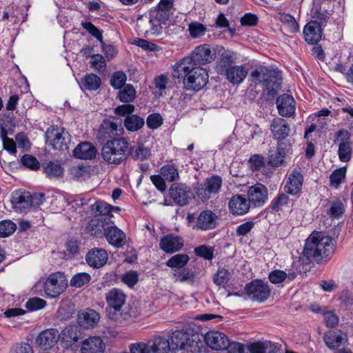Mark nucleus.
Here are the masks:
<instances>
[{"instance_id": "obj_1", "label": "nucleus", "mask_w": 353, "mask_h": 353, "mask_svg": "<svg viewBox=\"0 0 353 353\" xmlns=\"http://www.w3.org/2000/svg\"><path fill=\"white\" fill-rule=\"evenodd\" d=\"M126 299V294L119 288H112L105 294L108 308L110 310L108 313L110 319L129 320L139 315L140 312L137 307L130 304L125 305Z\"/></svg>"}, {"instance_id": "obj_2", "label": "nucleus", "mask_w": 353, "mask_h": 353, "mask_svg": "<svg viewBox=\"0 0 353 353\" xmlns=\"http://www.w3.org/2000/svg\"><path fill=\"white\" fill-rule=\"evenodd\" d=\"M333 239L321 232H312L306 239L303 254L308 260L317 263L329 257L333 252Z\"/></svg>"}, {"instance_id": "obj_3", "label": "nucleus", "mask_w": 353, "mask_h": 353, "mask_svg": "<svg viewBox=\"0 0 353 353\" xmlns=\"http://www.w3.org/2000/svg\"><path fill=\"white\" fill-rule=\"evenodd\" d=\"M183 62L177 61L172 70V76L177 79H183L184 87L186 90L199 91L203 88L208 82L209 75L206 70L200 67L190 65L188 70L180 67Z\"/></svg>"}, {"instance_id": "obj_4", "label": "nucleus", "mask_w": 353, "mask_h": 353, "mask_svg": "<svg viewBox=\"0 0 353 353\" xmlns=\"http://www.w3.org/2000/svg\"><path fill=\"white\" fill-rule=\"evenodd\" d=\"M252 81L261 84L268 95L274 97L281 89L282 79L281 72L276 69L261 66L251 73Z\"/></svg>"}, {"instance_id": "obj_5", "label": "nucleus", "mask_w": 353, "mask_h": 353, "mask_svg": "<svg viewBox=\"0 0 353 353\" xmlns=\"http://www.w3.org/2000/svg\"><path fill=\"white\" fill-rule=\"evenodd\" d=\"M129 143L123 137L107 141L101 150L103 159L108 164L119 165L128 157Z\"/></svg>"}, {"instance_id": "obj_6", "label": "nucleus", "mask_w": 353, "mask_h": 353, "mask_svg": "<svg viewBox=\"0 0 353 353\" xmlns=\"http://www.w3.org/2000/svg\"><path fill=\"white\" fill-rule=\"evenodd\" d=\"M216 50L208 44H203L195 48L190 56L179 60L183 62L182 69L188 70L190 65L199 66L213 61L216 58ZM181 68V66L180 67Z\"/></svg>"}, {"instance_id": "obj_7", "label": "nucleus", "mask_w": 353, "mask_h": 353, "mask_svg": "<svg viewBox=\"0 0 353 353\" xmlns=\"http://www.w3.org/2000/svg\"><path fill=\"white\" fill-rule=\"evenodd\" d=\"M166 339L169 341L170 349L186 350L192 352L199 348V336L192 335L190 336L186 331L183 330H175L172 333L170 339Z\"/></svg>"}, {"instance_id": "obj_8", "label": "nucleus", "mask_w": 353, "mask_h": 353, "mask_svg": "<svg viewBox=\"0 0 353 353\" xmlns=\"http://www.w3.org/2000/svg\"><path fill=\"white\" fill-rule=\"evenodd\" d=\"M46 143L54 150L63 151L69 148L71 141L69 132L63 127L53 125L46 132Z\"/></svg>"}, {"instance_id": "obj_9", "label": "nucleus", "mask_w": 353, "mask_h": 353, "mask_svg": "<svg viewBox=\"0 0 353 353\" xmlns=\"http://www.w3.org/2000/svg\"><path fill=\"white\" fill-rule=\"evenodd\" d=\"M67 281L63 274H51L43 283V290L47 297L56 298L62 294L67 287Z\"/></svg>"}, {"instance_id": "obj_10", "label": "nucleus", "mask_w": 353, "mask_h": 353, "mask_svg": "<svg viewBox=\"0 0 353 353\" xmlns=\"http://www.w3.org/2000/svg\"><path fill=\"white\" fill-rule=\"evenodd\" d=\"M245 290L251 300L261 303L268 299L271 292L267 283L257 279L247 284Z\"/></svg>"}, {"instance_id": "obj_11", "label": "nucleus", "mask_w": 353, "mask_h": 353, "mask_svg": "<svg viewBox=\"0 0 353 353\" xmlns=\"http://www.w3.org/2000/svg\"><path fill=\"white\" fill-rule=\"evenodd\" d=\"M222 185L221 178L219 176H213L207 179L204 183L198 185L196 193L202 201L208 199L212 194L217 193Z\"/></svg>"}, {"instance_id": "obj_12", "label": "nucleus", "mask_w": 353, "mask_h": 353, "mask_svg": "<svg viewBox=\"0 0 353 353\" xmlns=\"http://www.w3.org/2000/svg\"><path fill=\"white\" fill-rule=\"evenodd\" d=\"M112 220L109 216H94L86 226V230L92 236L102 237Z\"/></svg>"}, {"instance_id": "obj_13", "label": "nucleus", "mask_w": 353, "mask_h": 353, "mask_svg": "<svg viewBox=\"0 0 353 353\" xmlns=\"http://www.w3.org/2000/svg\"><path fill=\"white\" fill-rule=\"evenodd\" d=\"M170 194L174 201L179 205H187L192 199L190 189L183 183H174L170 189Z\"/></svg>"}, {"instance_id": "obj_14", "label": "nucleus", "mask_w": 353, "mask_h": 353, "mask_svg": "<svg viewBox=\"0 0 353 353\" xmlns=\"http://www.w3.org/2000/svg\"><path fill=\"white\" fill-rule=\"evenodd\" d=\"M303 183V174L299 171L294 170L288 175L284 190L290 195L299 196L301 192Z\"/></svg>"}, {"instance_id": "obj_15", "label": "nucleus", "mask_w": 353, "mask_h": 353, "mask_svg": "<svg viewBox=\"0 0 353 353\" xmlns=\"http://www.w3.org/2000/svg\"><path fill=\"white\" fill-rule=\"evenodd\" d=\"M207 345L214 350H224L228 346V337L219 331H210L204 336Z\"/></svg>"}, {"instance_id": "obj_16", "label": "nucleus", "mask_w": 353, "mask_h": 353, "mask_svg": "<svg viewBox=\"0 0 353 353\" xmlns=\"http://www.w3.org/2000/svg\"><path fill=\"white\" fill-rule=\"evenodd\" d=\"M248 201L254 207L263 205L268 200V189L261 183H256L249 188Z\"/></svg>"}, {"instance_id": "obj_17", "label": "nucleus", "mask_w": 353, "mask_h": 353, "mask_svg": "<svg viewBox=\"0 0 353 353\" xmlns=\"http://www.w3.org/2000/svg\"><path fill=\"white\" fill-rule=\"evenodd\" d=\"M270 130L272 137L278 141V143H283L290 134L291 129L286 120L282 118H275L272 121Z\"/></svg>"}, {"instance_id": "obj_18", "label": "nucleus", "mask_w": 353, "mask_h": 353, "mask_svg": "<svg viewBox=\"0 0 353 353\" xmlns=\"http://www.w3.org/2000/svg\"><path fill=\"white\" fill-rule=\"evenodd\" d=\"M108 259V254L103 248H92L85 255V261L93 268H100L105 265Z\"/></svg>"}, {"instance_id": "obj_19", "label": "nucleus", "mask_w": 353, "mask_h": 353, "mask_svg": "<svg viewBox=\"0 0 353 353\" xmlns=\"http://www.w3.org/2000/svg\"><path fill=\"white\" fill-rule=\"evenodd\" d=\"M119 126L121 125L109 119L103 121L97 132V137L98 140L101 142H107V141L116 138L115 137L118 135Z\"/></svg>"}, {"instance_id": "obj_20", "label": "nucleus", "mask_w": 353, "mask_h": 353, "mask_svg": "<svg viewBox=\"0 0 353 353\" xmlns=\"http://www.w3.org/2000/svg\"><path fill=\"white\" fill-rule=\"evenodd\" d=\"M104 236L110 245L116 248H121L126 243L125 234L115 226L112 221L107 228Z\"/></svg>"}, {"instance_id": "obj_21", "label": "nucleus", "mask_w": 353, "mask_h": 353, "mask_svg": "<svg viewBox=\"0 0 353 353\" xmlns=\"http://www.w3.org/2000/svg\"><path fill=\"white\" fill-rule=\"evenodd\" d=\"M59 339L57 329L50 328L42 331L37 338V343L43 350H49L56 345Z\"/></svg>"}, {"instance_id": "obj_22", "label": "nucleus", "mask_w": 353, "mask_h": 353, "mask_svg": "<svg viewBox=\"0 0 353 353\" xmlns=\"http://www.w3.org/2000/svg\"><path fill=\"white\" fill-rule=\"evenodd\" d=\"M276 103L281 116L290 117L294 114L296 103L292 96L283 94L277 98Z\"/></svg>"}, {"instance_id": "obj_23", "label": "nucleus", "mask_w": 353, "mask_h": 353, "mask_svg": "<svg viewBox=\"0 0 353 353\" xmlns=\"http://www.w3.org/2000/svg\"><path fill=\"white\" fill-rule=\"evenodd\" d=\"M236 54L234 52L225 50L220 55L216 65L217 73L223 76L234 65Z\"/></svg>"}, {"instance_id": "obj_24", "label": "nucleus", "mask_w": 353, "mask_h": 353, "mask_svg": "<svg viewBox=\"0 0 353 353\" xmlns=\"http://www.w3.org/2000/svg\"><path fill=\"white\" fill-rule=\"evenodd\" d=\"M105 344L99 336H91L83 341L81 353H104Z\"/></svg>"}, {"instance_id": "obj_25", "label": "nucleus", "mask_w": 353, "mask_h": 353, "mask_svg": "<svg viewBox=\"0 0 353 353\" xmlns=\"http://www.w3.org/2000/svg\"><path fill=\"white\" fill-rule=\"evenodd\" d=\"M248 200L240 194L233 196L229 201V208L231 213L236 215L246 214L250 208Z\"/></svg>"}, {"instance_id": "obj_26", "label": "nucleus", "mask_w": 353, "mask_h": 353, "mask_svg": "<svg viewBox=\"0 0 353 353\" xmlns=\"http://www.w3.org/2000/svg\"><path fill=\"white\" fill-rule=\"evenodd\" d=\"M305 40L310 44L319 42L322 37L321 26L316 21H312L306 24L303 30Z\"/></svg>"}, {"instance_id": "obj_27", "label": "nucleus", "mask_w": 353, "mask_h": 353, "mask_svg": "<svg viewBox=\"0 0 353 353\" xmlns=\"http://www.w3.org/2000/svg\"><path fill=\"white\" fill-rule=\"evenodd\" d=\"M217 215L211 210H204L197 218L196 227L202 230L214 229L217 225Z\"/></svg>"}, {"instance_id": "obj_28", "label": "nucleus", "mask_w": 353, "mask_h": 353, "mask_svg": "<svg viewBox=\"0 0 353 353\" xmlns=\"http://www.w3.org/2000/svg\"><path fill=\"white\" fill-rule=\"evenodd\" d=\"M183 245V241L179 236L172 234L166 235L161 238L159 246L167 253H173L179 251Z\"/></svg>"}, {"instance_id": "obj_29", "label": "nucleus", "mask_w": 353, "mask_h": 353, "mask_svg": "<svg viewBox=\"0 0 353 353\" xmlns=\"http://www.w3.org/2000/svg\"><path fill=\"white\" fill-rule=\"evenodd\" d=\"M96 148L90 142L79 143L74 150V156L82 159H92L96 157Z\"/></svg>"}, {"instance_id": "obj_30", "label": "nucleus", "mask_w": 353, "mask_h": 353, "mask_svg": "<svg viewBox=\"0 0 353 353\" xmlns=\"http://www.w3.org/2000/svg\"><path fill=\"white\" fill-rule=\"evenodd\" d=\"M248 74V71L243 65H234L223 76L233 84L241 83Z\"/></svg>"}, {"instance_id": "obj_31", "label": "nucleus", "mask_w": 353, "mask_h": 353, "mask_svg": "<svg viewBox=\"0 0 353 353\" xmlns=\"http://www.w3.org/2000/svg\"><path fill=\"white\" fill-rule=\"evenodd\" d=\"M284 143H278L277 148L274 150H270L268 154V163L272 167H278L283 163L287 154Z\"/></svg>"}, {"instance_id": "obj_32", "label": "nucleus", "mask_w": 353, "mask_h": 353, "mask_svg": "<svg viewBox=\"0 0 353 353\" xmlns=\"http://www.w3.org/2000/svg\"><path fill=\"white\" fill-rule=\"evenodd\" d=\"M43 172L46 176L50 179H55L63 177L64 174V168L58 162L48 161L42 165Z\"/></svg>"}, {"instance_id": "obj_33", "label": "nucleus", "mask_w": 353, "mask_h": 353, "mask_svg": "<svg viewBox=\"0 0 353 353\" xmlns=\"http://www.w3.org/2000/svg\"><path fill=\"white\" fill-rule=\"evenodd\" d=\"M99 320V314L91 309H87L79 316L80 323L87 328L95 327Z\"/></svg>"}, {"instance_id": "obj_34", "label": "nucleus", "mask_w": 353, "mask_h": 353, "mask_svg": "<svg viewBox=\"0 0 353 353\" xmlns=\"http://www.w3.org/2000/svg\"><path fill=\"white\" fill-rule=\"evenodd\" d=\"M12 203L16 208H19L21 211H26L31 208L30 202V192H15L12 195Z\"/></svg>"}, {"instance_id": "obj_35", "label": "nucleus", "mask_w": 353, "mask_h": 353, "mask_svg": "<svg viewBox=\"0 0 353 353\" xmlns=\"http://www.w3.org/2000/svg\"><path fill=\"white\" fill-rule=\"evenodd\" d=\"M144 123V119L137 114H130L124 120V126L128 131L131 132L140 130L143 128Z\"/></svg>"}, {"instance_id": "obj_36", "label": "nucleus", "mask_w": 353, "mask_h": 353, "mask_svg": "<svg viewBox=\"0 0 353 353\" xmlns=\"http://www.w3.org/2000/svg\"><path fill=\"white\" fill-rule=\"evenodd\" d=\"M113 206L101 201L95 202L91 205V210L95 213L94 216H109L112 220L111 214Z\"/></svg>"}, {"instance_id": "obj_37", "label": "nucleus", "mask_w": 353, "mask_h": 353, "mask_svg": "<svg viewBox=\"0 0 353 353\" xmlns=\"http://www.w3.org/2000/svg\"><path fill=\"white\" fill-rule=\"evenodd\" d=\"M69 175L75 181H83L90 176V172L88 167L83 165H77L70 168Z\"/></svg>"}, {"instance_id": "obj_38", "label": "nucleus", "mask_w": 353, "mask_h": 353, "mask_svg": "<svg viewBox=\"0 0 353 353\" xmlns=\"http://www.w3.org/2000/svg\"><path fill=\"white\" fill-rule=\"evenodd\" d=\"M101 83V79L93 73L85 76L81 80L82 87L88 90H97Z\"/></svg>"}, {"instance_id": "obj_39", "label": "nucleus", "mask_w": 353, "mask_h": 353, "mask_svg": "<svg viewBox=\"0 0 353 353\" xmlns=\"http://www.w3.org/2000/svg\"><path fill=\"white\" fill-rule=\"evenodd\" d=\"M343 340L342 336L334 331H330L324 336L325 345L331 350L338 348L341 345Z\"/></svg>"}, {"instance_id": "obj_40", "label": "nucleus", "mask_w": 353, "mask_h": 353, "mask_svg": "<svg viewBox=\"0 0 353 353\" xmlns=\"http://www.w3.org/2000/svg\"><path fill=\"white\" fill-rule=\"evenodd\" d=\"M132 157L136 160H144L150 155V149L144 147L143 144H137L130 148Z\"/></svg>"}, {"instance_id": "obj_41", "label": "nucleus", "mask_w": 353, "mask_h": 353, "mask_svg": "<svg viewBox=\"0 0 353 353\" xmlns=\"http://www.w3.org/2000/svg\"><path fill=\"white\" fill-rule=\"evenodd\" d=\"M189 256L185 254H178L172 256L166 265L171 268H183L189 261Z\"/></svg>"}, {"instance_id": "obj_42", "label": "nucleus", "mask_w": 353, "mask_h": 353, "mask_svg": "<svg viewBox=\"0 0 353 353\" xmlns=\"http://www.w3.org/2000/svg\"><path fill=\"white\" fill-rule=\"evenodd\" d=\"M352 150L349 141H342L339 146V158L342 162H348L352 157Z\"/></svg>"}, {"instance_id": "obj_43", "label": "nucleus", "mask_w": 353, "mask_h": 353, "mask_svg": "<svg viewBox=\"0 0 353 353\" xmlns=\"http://www.w3.org/2000/svg\"><path fill=\"white\" fill-rule=\"evenodd\" d=\"M346 171L345 167L336 169L330 176V185L337 188L345 179Z\"/></svg>"}, {"instance_id": "obj_44", "label": "nucleus", "mask_w": 353, "mask_h": 353, "mask_svg": "<svg viewBox=\"0 0 353 353\" xmlns=\"http://www.w3.org/2000/svg\"><path fill=\"white\" fill-rule=\"evenodd\" d=\"M136 97V91L132 85H125L123 90L118 93V98L121 102H132Z\"/></svg>"}, {"instance_id": "obj_45", "label": "nucleus", "mask_w": 353, "mask_h": 353, "mask_svg": "<svg viewBox=\"0 0 353 353\" xmlns=\"http://www.w3.org/2000/svg\"><path fill=\"white\" fill-rule=\"evenodd\" d=\"M170 14L169 10L159 8L157 6L151 10L150 12V17L154 19L160 23H165L170 19Z\"/></svg>"}, {"instance_id": "obj_46", "label": "nucleus", "mask_w": 353, "mask_h": 353, "mask_svg": "<svg viewBox=\"0 0 353 353\" xmlns=\"http://www.w3.org/2000/svg\"><path fill=\"white\" fill-rule=\"evenodd\" d=\"M176 280L179 282H188L192 283L194 281L195 274L194 272L188 268H183L182 270L176 271L174 273Z\"/></svg>"}, {"instance_id": "obj_47", "label": "nucleus", "mask_w": 353, "mask_h": 353, "mask_svg": "<svg viewBox=\"0 0 353 353\" xmlns=\"http://www.w3.org/2000/svg\"><path fill=\"white\" fill-rule=\"evenodd\" d=\"M91 276L85 272L77 273L72 276L70 285L75 288H81L90 281Z\"/></svg>"}, {"instance_id": "obj_48", "label": "nucleus", "mask_w": 353, "mask_h": 353, "mask_svg": "<svg viewBox=\"0 0 353 353\" xmlns=\"http://www.w3.org/2000/svg\"><path fill=\"white\" fill-rule=\"evenodd\" d=\"M281 21L287 26L289 32L295 33L299 31V24L295 19L288 14H283L280 17Z\"/></svg>"}, {"instance_id": "obj_49", "label": "nucleus", "mask_w": 353, "mask_h": 353, "mask_svg": "<svg viewBox=\"0 0 353 353\" xmlns=\"http://www.w3.org/2000/svg\"><path fill=\"white\" fill-rule=\"evenodd\" d=\"M16 224L10 220H3L0 222V237H7L12 235L16 230Z\"/></svg>"}, {"instance_id": "obj_50", "label": "nucleus", "mask_w": 353, "mask_h": 353, "mask_svg": "<svg viewBox=\"0 0 353 353\" xmlns=\"http://www.w3.org/2000/svg\"><path fill=\"white\" fill-rule=\"evenodd\" d=\"M345 212V205L340 200L334 201L330 209L327 211V214L332 218H339Z\"/></svg>"}, {"instance_id": "obj_51", "label": "nucleus", "mask_w": 353, "mask_h": 353, "mask_svg": "<svg viewBox=\"0 0 353 353\" xmlns=\"http://www.w3.org/2000/svg\"><path fill=\"white\" fill-rule=\"evenodd\" d=\"M230 279V274L225 269H219L214 275L213 281L218 286H223Z\"/></svg>"}, {"instance_id": "obj_52", "label": "nucleus", "mask_w": 353, "mask_h": 353, "mask_svg": "<svg viewBox=\"0 0 353 353\" xmlns=\"http://www.w3.org/2000/svg\"><path fill=\"white\" fill-rule=\"evenodd\" d=\"M126 74L121 71L114 72L110 79V84L115 89L121 88L125 83Z\"/></svg>"}, {"instance_id": "obj_53", "label": "nucleus", "mask_w": 353, "mask_h": 353, "mask_svg": "<svg viewBox=\"0 0 353 353\" xmlns=\"http://www.w3.org/2000/svg\"><path fill=\"white\" fill-rule=\"evenodd\" d=\"M289 196L284 194H279L272 202L270 208L272 210L278 212L283 206L288 203Z\"/></svg>"}, {"instance_id": "obj_54", "label": "nucleus", "mask_w": 353, "mask_h": 353, "mask_svg": "<svg viewBox=\"0 0 353 353\" xmlns=\"http://www.w3.org/2000/svg\"><path fill=\"white\" fill-rule=\"evenodd\" d=\"M46 301L39 297L30 299L26 303V307L30 311H35L45 307Z\"/></svg>"}, {"instance_id": "obj_55", "label": "nucleus", "mask_w": 353, "mask_h": 353, "mask_svg": "<svg viewBox=\"0 0 353 353\" xmlns=\"http://www.w3.org/2000/svg\"><path fill=\"white\" fill-rule=\"evenodd\" d=\"M190 35L192 38H198L205 34L206 28L199 23H191L189 25Z\"/></svg>"}, {"instance_id": "obj_56", "label": "nucleus", "mask_w": 353, "mask_h": 353, "mask_svg": "<svg viewBox=\"0 0 353 353\" xmlns=\"http://www.w3.org/2000/svg\"><path fill=\"white\" fill-rule=\"evenodd\" d=\"M81 26L101 43H103L101 32L91 22L82 21Z\"/></svg>"}, {"instance_id": "obj_57", "label": "nucleus", "mask_w": 353, "mask_h": 353, "mask_svg": "<svg viewBox=\"0 0 353 353\" xmlns=\"http://www.w3.org/2000/svg\"><path fill=\"white\" fill-rule=\"evenodd\" d=\"M22 164L34 170H37L40 167L39 161L30 154H25L21 158Z\"/></svg>"}, {"instance_id": "obj_58", "label": "nucleus", "mask_w": 353, "mask_h": 353, "mask_svg": "<svg viewBox=\"0 0 353 353\" xmlns=\"http://www.w3.org/2000/svg\"><path fill=\"white\" fill-rule=\"evenodd\" d=\"M196 255L203 257L205 259L210 260L213 258L214 250L212 248L203 245L194 249Z\"/></svg>"}, {"instance_id": "obj_59", "label": "nucleus", "mask_w": 353, "mask_h": 353, "mask_svg": "<svg viewBox=\"0 0 353 353\" xmlns=\"http://www.w3.org/2000/svg\"><path fill=\"white\" fill-rule=\"evenodd\" d=\"M1 138L3 140V148L12 154L17 152V148L14 141L7 137L6 131L4 129L1 130Z\"/></svg>"}, {"instance_id": "obj_60", "label": "nucleus", "mask_w": 353, "mask_h": 353, "mask_svg": "<svg viewBox=\"0 0 353 353\" xmlns=\"http://www.w3.org/2000/svg\"><path fill=\"white\" fill-rule=\"evenodd\" d=\"M147 125L150 129H157L163 123V119L158 113L150 114L146 120Z\"/></svg>"}, {"instance_id": "obj_61", "label": "nucleus", "mask_w": 353, "mask_h": 353, "mask_svg": "<svg viewBox=\"0 0 353 353\" xmlns=\"http://www.w3.org/2000/svg\"><path fill=\"white\" fill-rule=\"evenodd\" d=\"M270 343L268 341H258L250 344L248 349L250 353H266Z\"/></svg>"}, {"instance_id": "obj_62", "label": "nucleus", "mask_w": 353, "mask_h": 353, "mask_svg": "<svg viewBox=\"0 0 353 353\" xmlns=\"http://www.w3.org/2000/svg\"><path fill=\"white\" fill-rule=\"evenodd\" d=\"M268 278L271 283L279 284L287 279V274L283 270H276L269 274Z\"/></svg>"}, {"instance_id": "obj_63", "label": "nucleus", "mask_w": 353, "mask_h": 353, "mask_svg": "<svg viewBox=\"0 0 353 353\" xmlns=\"http://www.w3.org/2000/svg\"><path fill=\"white\" fill-rule=\"evenodd\" d=\"M91 66L97 71L103 70L106 66L103 57L97 54L92 56Z\"/></svg>"}, {"instance_id": "obj_64", "label": "nucleus", "mask_w": 353, "mask_h": 353, "mask_svg": "<svg viewBox=\"0 0 353 353\" xmlns=\"http://www.w3.org/2000/svg\"><path fill=\"white\" fill-rule=\"evenodd\" d=\"M161 174L169 181H174L179 176L176 169L172 166H164L161 170Z\"/></svg>"}]
</instances>
